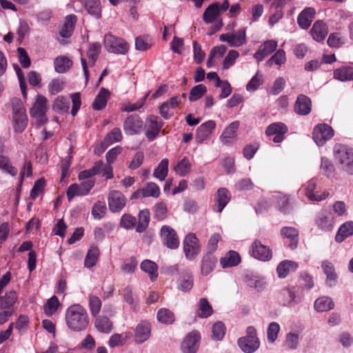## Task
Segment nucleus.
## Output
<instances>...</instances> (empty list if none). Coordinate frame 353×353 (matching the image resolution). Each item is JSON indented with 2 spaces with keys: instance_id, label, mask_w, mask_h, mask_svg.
I'll return each instance as SVG.
<instances>
[{
  "instance_id": "nucleus-1",
  "label": "nucleus",
  "mask_w": 353,
  "mask_h": 353,
  "mask_svg": "<svg viewBox=\"0 0 353 353\" xmlns=\"http://www.w3.org/2000/svg\"><path fill=\"white\" fill-rule=\"evenodd\" d=\"M65 323L73 332L84 331L89 324V316L86 310L80 304H74L65 311Z\"/></svg>"
},
{
  "instance_id": "nucleus-2",
  "label": "nucleus",
  "mask_w": 353,
  "mask_h": 353,
  "mask_svg": "<svg viewBox=\"0 0 353 353\" xmlns=\"http://www.w3.org/2000/svg\"><path fill=\"white\" fill-rule=\"evenodd\" d=\"M12 107V123L14 130L17 133H22L28 125V116L21 100L14 98L11 101Z\"/></svg>"
},
{
  "instance_id": "nucleus-3",
  "label": "nucleus",
  "mask_w": 353,
  "mask_h": 353,
  "mask_svg": "<svg viewBox=\"0 0 353 353\" xmlns=\"http://www.w3.org/2000/svg\"><path fill=\"white\" fill-rule=\"evenodd\" d=\"M334 155L340 168L350 174H353V149L338 144L334 148Z\"/></svg>"
},
{
  "instance_id": "nucleus-4",
  "label": "nucleus",
  "mask_w": 353,
  "mask_h": 353,
  "mask_svg": "<svg viewBox=\"0 0 353 353\" xmlns=\"http://www.w3.org/2000/svg\"><path fill=\"white\" fill-rule=\"evenodd\" d=\"M104 47L105 50L117 54H126L129 51V44L123 38L117 37L111 33L104 36Z\"/></svg>"
},
{
  "instance_id": "nucleus-5",
  "label": "nucleus",
  "mask_w": 353,
  "mask_h": 353,
  "mask_svg": "<svg viewBox=\"0 0 353 353\" xmlns=\"http://www.w3.org/2000/svg\"><path fill=\"white\" fill-rule=\"evenodd\" d=\"M246 333V336L239 339L238 345L243 352L254 353L260 346L256 330L253 326H249L247 327Z\"/></svg>"
},
{
  "instance_id": "nucleus-6",
  "label": "nucleus",
  "mask_w": 353,
  "mask_h": 353,
  "mask_svg": "<svg viewBox=\"0 0 353 353\" xmlns=\"http://www.w3.org/2000/svg\"><path fill=\"white\" fill-rule=\"evenodd\" d=\"M48 99L43 95L38 94L37 99L30 109V115L37 119L39 125H44L48 122L46 112L48 110Z\"/></svg>"
},
{
  "instance_id": "nucleus-7",
  "label": "nucleus",
  "mask_w": 353,
  "mask_h": 353,
  "mask_svg": "<svg viewBox=\"0 0 353 353\" xmlns=\"http://www.w3.org/2000/svg\"><path fill=\"white\" fill-rule=\"evenodd\" d=\"M314 223L319 230L325 232H331L335 225L334 214L328 210H322L316 214Z\"/></svg>"
},
{
  "instance_id": "nucleus-8",
  "label": "nucleus",
  "mask_w": 353,
  "mask_h": 353,
  "mask_svg": "<svg viewBox=\"0 0 353 353\" xmlns=\"http://www.w3.org/2000/svg\"><path fill=\"white\" fill-rule=\"evenodd\" d=\"M334 134V130L330 125L327 123H320L314 128L312 137L317 145L323 146L327 141L333 137Z\"/></svg>"
},
{
  "instance_id": "nucleus-9",
  "label": "nucleus",
  "mask_w": 353,
  "mask_h": 353,
  "mask_svg": "<svg viewBox=\"0 0 353 353\" xmlns=\"http://www.w3.org/2000/svg\"><path fill=\"white\" fill-rule=\"evenodd\" d=\"M183 251L187 259H194L200 252L198 239L193 233L186 235L183 241Z\"/></svg>"
},
{
  "instance_id": "nucleus-10",
  "label": "nucleus",
  "mask_w": 353,
  "mask_h": 353,
  "mask_svg": "<svg viewBox=\"0 0 353 353\" xmlns=\"http://www.w3.org/2000/svg\"><path fill=\"white\" fill-rule=\"evenodd\" d=\"M143 121L137 114L128 116L123 122V130L127 135L140 134L143 130Z\"/></svg>"
},
{
  "instance_id": "nucleus-11",
  "label": "nucleus",
  "mask_w": 353,
  "mask_h": 353,
  "mask_svg": "<svg viewBox=\"0 0 353 353\" xmlns=\"http://www.w3.org/2000/svg\"><path fill=\"white\" fill-rule=\"evenodd\" d=\"M109 210L114 213L120 212L125 206L127 199L119 190H112L108 196Z\"/></svg>"
},
{
  "instance_id": "nucleus-12",
  "label": "nucleus",
  "mask_w": 353,
  "mask_h": 353,
  "mask_svg": "<svg viewBox=\"0 0 353 353\" xmlns=\"http://www.w3.org/2000/svg\"><path fill=\"white\" fill-rule=\"evenodd\" d=\"M160 236L164 245L170 249H176L179 245V240L176 231L169 225H163Z\"/></svg>"
},
{
  "instance_id": "nucleus-13",
  "label": "nucleus",
  "mask_w": 353,
  "mask_h": 353,
  "mask_svg": "<svg viewBox=\"0 0 353 353\" xmlns=\"http://www.w3.org/2000/svg\"><path fill=\"white\" fill-rule=\"evenodd\" d=\"M250 253L254 258L262 261H269L272 256L270 248L263 245L259 240H255L253 242L250 248Z\"/></svg>"
},
{
  "instance_id": "nucleus-14",
  "label": "nucleus",
  "mask_w": 353,
  "mask_h": 353,
  "mask_svg": "<svg viewBox=\"0 0 353 353\" xmlns=\"http://www.w3.org/2000/svg\"><path fill=\"white\" fill-rule=\"evenodd\" d=\"M284 299V305L288 307H294L301 302L303 294L298 286H290L283 291Z\"/></svg>"
},
{
  "instance_id": "nucleus-15",
  "label": "nucleus",
  "mask_w": 353,
  "mask_h": 353,
  "mask_svg": "<svg viewBox=\"0 0 353 353\" xmlns=\"http://www.w3.org/2000/svg\"><path fill=\"white\" fill-rule=\"evenodd\" d=\"M200 334L197 331H192L188 334L181 344L183 353H196L199 349Z\"/></svg>"
},
{
  "instance_id": "nucleus-16",
  "label": "nucleus",
  "mask_w": 353,
  "mask_h": 353,
  "mask_svg": "<svg viewBox=\"0 0 353 353\" xmlns=\"http://www.w3.org/2000/svg\"><path fill=\"white\" fill-rule=\"evenodd\" d=\"M288 131L285 124L281 122H276L269 125L265 130V134L268 137L274 135L272 141L274 143H280L284 139V135Z\"/></svg>"
},
{
  "instance_id": "nucleus-17",
  "label": "nucleus",
  "mask_w": 353,
  "mask_h": 353,
  "mask_svg": "<svg viewBox=\"0 0 353 353\" xmlns=\"http://www.w3.org/2000/svg\"><path fill=\"white\" fill-rule=\"evenodd\" d=\"M221 41L227 42L231 47H239L246 42L245 30L241 29L235 34H222L219 37Z\"/></svg>"
},
{
  "instance_id": "nucleus-18",
  "label": "nucleus",
  "mask_w": 353,
  "mask_h": 353,
  "mask_svg": "<svg viewBox=\"0 0 353 353\" xmlns=\"http://www.w3.org/2000/svg\"><path fill=\"white\" fill-rule=\"evenodd\" d=\"M163 126L162 121L154 115H150L147 119L145 136L148 141H152L156 139Z\"/></svg>"
},
{
  "instance_id": "nucleus-19",
  "label": "nucleus",
  "mask_w": 353,
  "mask_h": 353,
  "mask_svg": "<svg viewBox=\"0 0 353 353\" xmlns=\"http://www.w3.org/2000/svg\"><path fill=\"white\" fill-rule=\"evenodd\" d=\"M194 279L191 271L183 270L177 279V288L183 292H189L193 287Z\"/></svg>"
},
{
  "instance_id": "nucleus-20",
  "label": "nucleus",
  "mask_w": 353,
  "mask_h": 353,
  "mask_svg": "<svg viewBox=\"0 0 353 353\" xmlns=\"http://www.w3.org/2000/svg\"><path fill=\"white\" fill-rule=\"evenodd\" d=\"M294 110L299 115L309 114L312 110L310 99L304 94L299 95L294 103Z\"/></svg>"
},
{
  "instance_id": "nucleus-21",
  "label": "nucleus",
  "mask_w": 353,
  "mask_h": 353,
  "mask_svg": "<svg viewBox=\"0 0 353 353\" xmlns=\"http://www.w3.org/2000/svg\"><path fill=\"white\" fill-rule=\"evenodd\" d=\"M305 187L303 190L305 192V195L311 201H321L325 199L328 196V193H326L325 192L321 194L319 192H314V190L316 186V179H312L310 180L307 184L305 185Z\"/></svg>"
},
{
  "instance_id": "nucleus-22",
  "label": "nucleus",
  "mask_w": 353,
  "mask_h": 353,
  "mask_svg": "<svg viewBox=\"0 0 353 353\" xmlns=\"http://www.w3.org/2000/svg\"><path fill=\"white\" fill-rule=\"evenodd\" d=\"M151 334V326L148 322L139 323L134 330V341L136 343L141 344L146 341Z\"/></svg>"
},
{
  "instance_id": "nucleus-23",
  "label": "nucleus",
  "mask_w": 353,
  "mask_h": 353,
  "mask_svg": "<svg viewBox=\"0 0 353 353\" xmlns=\"http://www.w3.org/2000/svg\"><path fill=\"white\" fill-rule=\"evenodd\" d=\"M316 11L313 8H306L298 15L297 23L303 30H307L315 17Z\"/></svg>"
},
{
  "instance_id": "nucleus-24",
  "label": "nucleus",
  "mask_w": 353,
  "mask_h": 353,
  "mask_svg": "<svg viewBox=\"0 0 353 353\" xmlns=\"http://www.w3.org/2000/svg\"><path fill=\"white\" fill-rule=\"evenodd\" d=\"M231 199V194L230 191L225 188H221L217 190L216 194V205L214 210L216 212H221L224 208L227 205Z\"/></svg>"
},
{
  "instance_id": "nucleus-25",
  "label": "nucleus",
  "mask_w": 353,
  "mask_h": 353,
  "mask_svg": "<svg viewBox=\"0 0 353 353\" xmlns=\"http://www.w3.org/2000/svg\"><path fill=\"white\" fill-rule=\"evenodd\" d=\"M181 103V97L179 95H176L173 97H171L169 100L163 102L160 108L159 112L161 117L165 119H168L170 118L172 114H169V110L170 108L174 109L176 108L179 103Z\"/></svg>"
},
{
  "instance_id": "nucleus-26",
  "label": "nucleus",
  "mask_w": 353,
  "mask_h": 353,
  "mask_svg": "<svg viewBox=\"0 0 353 353\" xmlns=\"http://www.w3.org/2000/svg\"><path fill=\"white\" fill-rule=\"evenodd\" d=\"M216 123L210 120L201 124L196 130V140L198 143H202L212 133L215 128Z\"/></svg>"
},
{
  "instance_id": "nucleus-27",
  "label": "nucleus",
  "mask_w": 353,
  "mask_h": 353,
  "mask_svg": "<svg viewBox=\"0 0 353 353\" xmlns=\"http://www.w3.org/2000/svg\"><path fill=\"white\" fill-rule=\"evenodd\" d=\"M216 258L211 253H207L202 257L201 264V273L203 276H207L211 273L216 265Z\"/></svg>"
},
{
  "instance_id": "nucleus-28",
  "label": "nucleus",
  "mask_w": 353,
  "mask_h": 353,
  "mask_svg": "<svg viewBox=\"0 0 353 353\" xmlns=\"http://www.w3.org/2000/svg\"><path fill=\"white\" fill-rule=\"evenodd\" d=\"M281 234L283 238L290 240L289 247L292 250L296 248L299 242V231L293 227H283L281 230Z\"/></svg>"
},
{
  "instance_id": "nucleus-29",
  "label": "nucleus",
  "mask_w": 353,
  "mask_h": 353,
  "mask_svg": "<svg viewBox=\"0 0 353 353\" xmlns=\"http://www.w3.org/2000/svg\"><path fill=\"white\" fill-rule=\"evenodd\" d=\"M312 38L318 41H322L327 34L326 25L321 21H316L310 31Z\"/></svg>"
},
{
  "instance_id": "nucleus-30",
  "label": "nucleus",
  "mask_w": 353,
  "mask_h": 353,
  "mask_svg": "<svg viewBox=\"0 0 353 353\" xmlns=\"http://www.w3.org/2000/svg\"><path fill=\"white\" fill-rule=\"evenodd\" d=\"M297 268L298 264L296 262L290 260L283 261L276 268L278 276L284 279L290 272L296 271Z\"/></svg>"
},
{
  "instance_id": "nucleus-31",
  "label": "nucleus",
  "mask_w": 353,
  "mask_h": 353,
  "mask_svg": "<svg viewBox=\"0 0 353 353\" xmlns=\"http://www.w3.org/2000/svg\"><path fill=\"white\" fill-rule=\"evenodd\" d=\"M241 260V256L238 252L230 250L225 256L221 258L220 264L223 268H231L238 265Z\"/></svg>"
},
{
  "instance_id": "nucleus-32",
  "label": "nucleus",
  "mask_w": 353,
  "mask_h": 353,
  "mask_svg": "<svg viewBox=\"0 0 353 353\" xmlns=\"http://www.w3.org/2000/svg\"><path fill=\"white\" fill-rule=\"evenodd\" d=\"M352 235L353 221H347L339 227L335 236V241L338 243H341L345 239Z\"/></svg>"
},
{
  "instance_id": "nucleus-33",
  "label": "nucleus",
  "mask_w": 353,
  "mask_h": 353,
  "mask_svg": "<svg viewBox=\"0 0 353 353\" xmlns=\"http://www.w3.org/2000/svg\"><path fill=\"white\" fill-rule=\"evenodd\" d=\"M220 14L219 4L214 3L209 6L203 12V19L206 23H212L217 21Z\"/></svg>"
},
{
  "instance_id": "nucleus-34",
  "label": "nucleus",
  "mask_w": 353,
  "mask_h": 353,
  "mask_svg": "<svg viewBox=\"0 0 353 353\" xmlns=\"http://www.w3.org/2000/svg\"><path fill=\"white\" fill-rule=\"evenodd\" d=\"M334 78L341 81H349L353 80V67L342 66L335 69L333 72Z\"/></svg>"
},
{
  "instance_id": "nucleus-35",
  "label": "nucleus",
  "mask_w": 353,
  "mask_h": 353,
  "mask_svg": "<svg viewBox=\"0 0 353 353\" xmlns=\"http://www.w3.org/2000/svg\"><path fill=\"white\" fill-rule=\"evenodd\" d=\"M110 92L105 88H101L99 92L97 95L93 103L92 108L94 110H101L105 108L108 99Z\"/></svg>"
},
{
  "instance_id": "nucleus-36",
  "label": "nucleus",
  "mask_w": 353,
  "mask_h": 353,
  "mask_svg": "<svg viewBox=\"0 0 353 353\" xmlns=\"http://www.w3.org/2000/svg\"><path fill=\"white\" fill-rule=\"evenodd\" d=\"M77 19V16L74 14L68 15L65 17L63 26L60 32V35L62 37L68 38L72 35Z\"/></svg>"
},
{
  "instance_id": "nucleus-37",
  "label": "nucleus",
  "mask_w": 353,
  "mask_h": 353,
  "mask_svg": "<svg viewBox=\"0 0 353 353\" xmlns=\"http://www.w3.org/2000/svg\"><path fill=\"white\" fill-rule=\"evenodd\" d=\"M276 200V205L279 210L283 214H290L292 211V206L290 203L288 196L279 194L275 196Z\"/></svg>"
},
{
  "instance_id": "nucleus-38",
  "label": "nucleus",
  "mask_w": 353,
  "mask_h": 353,
  "mask_svg": "<svg viewBox=\"0 0 353 353\" xmlns=\"http://www.w3.org/2000/svg\"><path fill=\"white\" fill-rule=\"evenodd\" d=\"M150 221V213L148 209L140 210L139 213L138 224L136 227V231L138 233L144 232L148 227Z\"/></svg>"
},
{
  "instance_id": "nucleus-39",
  "label": "nucleus",
  "mask_w": 353,
  "mask_h": 353,
  "mask_svg": "<svg viewBox=\"0 0 353 353\" xmlns=\"http://www.w3.org/2000/svg\"><path fill=\"white\" fill-rule=\"evenodd\" d=\"M334 307L332 299L328 296H323L317 299L314 301V308L319 312L329 311Z\"/></svg>"
},
{
  "instance_id": "nucleus-40",
  "label": "nucleus",
  "mask_w": 353,
  "mask_h": 353,
  "mask_svg": "<svg viewBox=\"0 0 353 353\" xmlns=\"http://www.w3.org/2000/svg\"><path fill=\"white\" fill-rule=\"evenodd\" d=\"M239 122L238 121L231 123L223 131L221 135V141L225 143H229L230 139L234 138L236 135V130L239 127Z\"/></svg>"
},
{
  "instance_id": "nucleus-41",
  "label": "nucleus",
  "mask_w": 353,
  "mask_h": 353,
  "mask_svg": "<svg viewBox=\"0 0 353 353\" xmlns=\"http://www.w3.org/2000/svg\"><path fill=\"white\" fill-rule=\"evenodd\" d=\"M70 101L66 97L59 96L53 103L52 109L58 113H66L70 109Z\"/></svg>"
},
{
  "instance_id": "nucleus-42",
  "label": "nucleus",
  "mask_w": 353,
  "mask_h": 353,
  "mask_svg": "<svg viewBox=\"0 0 353 353\" xmlns=\"http://www.w3.org/2000/svg\"><path fill=\"white\" fill-rule=\"evenodd\" d=\"M321 267L324 274L327 276V283L330 286H332L336 279V274L335 273L332 263L328 261H324L322 262Z\"/></svg>"
},
{
  "instance_id": "nucleus-43",
  "label": "nucleus",
  "mask_w": 353,
  "mask_h": 353,
  "mask_svg": "<svg viewBox=\"0 0 353 353\" xmlns=\"http://www.w3.org/2000/svg\"><path fill=\"white\" fill-rule=\"evenodd\" d=\"M83 3L85 8L90 15L96 19L101 17V8L99 0H86Z\"/></svg>"
},
{
  "instance_id": "nucleus-44",
  "label": "nucleus",
  "mask_w": 353,
  "mask_h": 353,
  "mask_svg": "<svg viewBox=\"0 0 353 353\" xmlns=\"http://www.w3.org/2000/svg\"><path fill=\"white\" fill-rule=\"evenodd\" d=\"M0 170L12 176H16L18 173L17 168L13 166L8 157L0 155Z\"/></svg>"
},
{
  "instance_id": "nucleus-45",
  "label": "nucleus",
  "mask_w": 353,
  "mask_h": 353,
  "mask_svg": "<svg viewBox=\"0 0 353 353\" xmlns=\"http://www.w3.org/2000/svg\"><path fill=\"white\" fill-rule=\"evenodd\" d=\"M169 161L168 159H163L159 163L158 166L154 169V176L161 181L165 179L168 173Z\"/></svg>"
},
{
  "instance_id": "nucleus-46",
  "label": "nucleus",
  "mask_w": 353,
  "mask_h": 353,
  "mask_svg": "<svg viewBox=\"0 0 353 353\" xmlns=\"http://www.w3.org/2000/svg\"><path fill=\"white\" fill-rule=\"evenodd\" d=\"M141 269L142 271L148 273L151 279V280H154L157 278V265L148 259H145L141 263Z\"/></svg>"
},
{
  "instance_id": "nucleus-47",
  "label": "nucleus",
  "mask_w": 353,
  "mask_h": 353,
  "mask_svg": "<svg viewBox=\"0 0 353 353\" xmlns=\"http://www.w3.org/2000/svg\"><path fill=\"white\" fill-rule=\"evenodd\" d=\"M99 256V250L97 246H92L88 250L85 258L84 265L85 268H90L94 266Z\"/></svg>"
},
{
  "instance_id": "nucleus-48",
  "label": "nucleus",
  "mask_w": 353,
  "mask_h": 353,
  "mask_svg": "<svg viewBox=\"0 0 353 353\" xmlns=\"http://www.w3.org/2000/svg\"><path fill=\"white\" fill-rule=\"evenodd\" d=\"M101 45L99 42H94L90 43L88 50L87 51V56L89 59V61L91 66H93L101 52Z\"/></svg>"
},
{
  "instance_id": "nucleus-49",
  "label": "nucleus",
  "mask_w": 353,
  "mask_h": 353,
  "mask_svg": "<svg viewBox=\"0 0 353 353\" xmlns=\"http://www.w3.org/2000/svg\"><path fill=\"white\" fill-rule=\"evenodd\" d=\"M97 330L103 333H109L112 331V323L106 316H99L95 320Z\"/></svg>"
},
{
  "instance_id": "nucleus-50",
  "label": "nucleus",
  "mask_w": 353,
  "mask_h": 353,
  "mask_svg": "<svg viewBox=\"0 0 353 353\" xmlns=\"http://www.w3.org/2000/svg\"><path fill=\"white\" fill-rule=\"evenodd\" d=\"M299 281L303 290L309 291L314 286L313 276L307 272H303L299 275Z\"/></svg>"
},
{
  "instance_id": "nucleus-51",
  "label": "nucleus",
  "mask_w": 353,
  "mask_h": 353,
  "mask_svg": "<svg viewBox=\"0 0 353 353\" xmlns=\"http://www.w3.org/2000/svg\"><path fill=\"white\" fill-rule=\"evenodd\" d=\"M122 137L123 136L120 128H114L105 137L103 145H105V147H107L114 143L121 141Z\"/></svg>"
},
{
  "instance_id": "nucleus-52",
  "label": "nucleus",
  "mask_w": 353,
  "mask_h": 353,
  "mask_svg": "<svg viewBox=\"0 0 353 353\" xmlns=\"http://www.w3.org/2000/svg\"><path fill=\"white\" fill-rule=\"evenodd\" d=\"M213 313V310L205 298H201L199 301L198 316L200 318H208Z\"/></svg>"
},
{
  "instance_id": "nucleus-53",
  "label": "nucleus",
  "mask_w": 353,
  "mask_h": 353,
  "mask_svg": "<svg viewBox=\"0 0 353 353\" xmlns=\"http://www.w3.org/2000/svg\"><path fill=\"white\" fill-rule=\"evenodd\" d=\"M89 308L91 314L93 316H97L101 308L102 303L100 298L96 295L90 294L88 296Z\"/></svg>"
},
{
  "instance_id": "nucleus-54",
  "label": "nucleus",
  "mask_w": 353,
  "mask_h": 353,
  "mask_svg": "<svg viewBox=\"0 0 353 353\" xmlns=\"http://www.w3.org/2000/svg\"><path fill=\"white\" fill-rule=\"evenodd\" d=\"M152 39L149 36H139L135 39V48L139 51H146L152 46Z\"/></svg>"
},
{
  "instance_id": "nucleus-55",
  "label": "nucleus",
  "mask_w": 353,
  "mask_h": 353,
  "mask_svg": "<svg viewBox=\"0 0 353 353\" xmlns=\"http://www.w3.org/2000/svg\"><path fill=\"white\" fill-rule=\"evenodd\" d=\"M59 305L60 303L58 298L54 295L52 296L47 301L46 303L43 306L45 314L48 316H51L57 312Z\"/></svg>"
},
{
  "instance_id": "nucleus-56",
  "label": "nucleus",
  "mask_w": 353,
  "mask_h": 353,
  "mask_svg": "<svg viewBox=\"0 0 353 353\" xmlns=\"http://www.w3.org/2000/svg\"><path fill=\"white\" fill-rule=\"evenodd\" d=\"M72 65V61L68 57H59L54 59V68L59 73L65 72Z\"/></svg>"
},
{
  "instance_id": "nucleus-57",
  "label": "nucleus",
  "mask_w": 353,
  "mask_h": 353,
  "mask_svg": "<svg viewBox=\"0 0 353 353\" xmlns=\"http://www.w3.org/2000/svg\"><path fill=\"white\" fill-rule=\"evenodd\" d=\"M160 195L159 187L153 182H148L145 186L142 188V197L152 196L157 198Z\"/></svg>"
},
{
  "instance_id": "nucleus-58",
  "label": "nucleus",
  "mask_w": 353,
  "mask_h": 353,
  "mask_svg": "<svg viewBox=\"0 0 353 353\" xmlns=\"http://www.w3.org/2000/svg\"><path fill=\"white\" fill-rule=\"evenodd\" d=\"M157 319L165 324H172L174 321V313L167 308H161L157 312Z\"/></svg>"
},
{
  "instance_id": "nucleus-59",
  "label": "nucleus",
  "mask_w": 353,
  "mask_h": 353,
  "mask_svg": "<svg viewBox=\"0 0 353 353\" xmlns=\"http://www.w3.org/2000/svg\"><path fill=\"white\" fill-rule=\"evenodd\" d=\"M192 165L187 157H184L174 167V170L181 176H185L191 170Z\"/></svg>"
},
{
  "instance_id": "nucleus-60",
  "label": "nucleus",
  "mask_w": 353,
  "mask_h": 353,
  "mask_svg": "<svg viewBox=\"0 0 353 353\" xmlns=\"http://www.w3.org/2000/svg\"><path fill=\"white\" fill-rule=\"evenodd\" d=\"M207 92V88L203 84H199L194 86L189 94V100L190 101H195L201 98Z\"/></svg>"
},
{
  "instance_id": "nucleus-61",
  "label": "nucleus",
  "mask_w": 353,
  "mask_h": 353,
  "mask_svg": "<svg viewBox=\"0 0 353 353\" xmlns=\"http://www.w3.org/2000/svg\"><path fill=\"white\" fill-rule=\"evenodd\" d=\"M107 210L105 202L98 201L92 208V214L95 219H101L105 214Z\"/></svg>"
},
{
  "instance_id": "nucleus-62",
  "label": "nucleus",
  "mask_w": 353,
  "mask_h": 353,
  "mask_svg": "<svg viewBox=\"0 0 353 353\" xmlns=\"http://www.w3.org/2000/svg\"><path fill=\"white\" fill-rule=\"evenodd\" d=\"M17 294L14 291L7 292L0 299V307L2 308H8L12 307L17 301Z\"/></svg>"
},
{
  "instance_id": "nucleus-63",
  "label": "nucleus",
  "mask_w": 353,
  "mask_h": 353,
  "mask_svg": "<svg viewBox=\"0 0 353 353\" xmlns=\"http://www.w3.org/2000/svg\"><path fill=\"white\" fill-rule=\"evenodd\" d=\"M137 223L135 216L130 214H124L122 215L120 220V226L126 230L133 229Z\"/></svg>"
},
{
  "instance_id": "nucleus-64",
  "label": "nucleus",
  "mask_w": 353,
  "mask_h": 353,
  "mask_svg": "<svg viewBox=\"0 0 353 353\" xmlns=\"http://www.w3.org/2000/svg\"><path fill=\"white\" fill-rule=\"evenodd\" d=\"M320 169L327 176L332 175L335 171L332 162L327 157H321Z\"/></svg>"
}]
</instances>
